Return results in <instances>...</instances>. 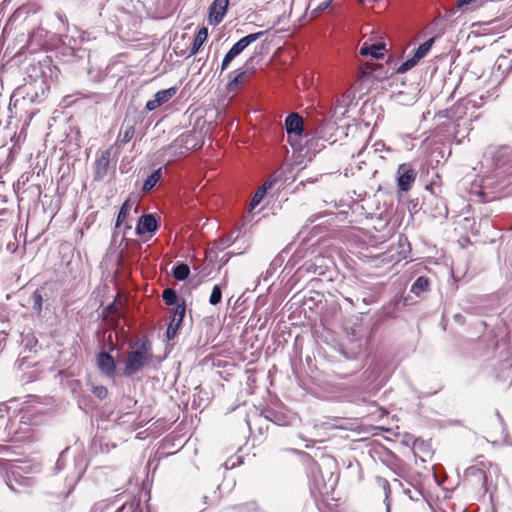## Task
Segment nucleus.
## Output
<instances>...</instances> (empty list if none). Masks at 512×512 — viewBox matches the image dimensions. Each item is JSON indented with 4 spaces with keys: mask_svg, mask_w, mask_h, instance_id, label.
I'll return each mask as SVG.
<instances>
[{
    "mask_svg": "<svg viewBox=\"0 0 512 512\" xmlns=\"http://www.w3.org/2000/svg\"><path fill=\"white\" fill-rule=\"evenodd\" d=\"M354 99V94L351 91H346L340 97H337L331 107V118L334 119V124L343 119L348 112V107Z\"/></svg>",
    "mask_w": 512,
    "mask_h": 512,
    "instance_id": "7ed1b4c3",
    "label": "nucleus"
},
{
    "mask_svg": "<svg viewBox=\"0 0 512 512\" xmlns=\"http://www.w3.org/2000/svg\"><path fill=\"white\" fill-rule=\"evenodd\" d=\"M304 119L298 113H291L285 120V128H303Z\"/></svg>",
    "mask_w": 512,
    "mask_h": 512,
    "instance_id": "f3484780",
    "label": "nucleus"
},
{
    "mask_svg": "<svg viewBox=\"0 0 512 512\" xmlns=\"http://www.w3.org/2000/svg\"><path fill=\"white\" fill-rule=\"evenodd\" d=\"M207 38H208V29L206 27H202L201 29L198 30V32L194 38L192 47L190 49L189 56H193V55L197 54L198 51L200 50V48L202 47V45L204 44V42L207 40Z\"/></svg>",
    "mask_w": 512,
    "mask_h": 512,
    "instance_id": "dca6fc26",
    "label": "nucleus"
},
{
    "mask_svg": "<svg viewBox=\"0 0 512 512\" xmlns=\"http://www.w3.org/2000/svg\"><path fill=\"white\" fill-rule=\"evenodd\" d=\"M434 43V38H430L427 41H425L423 44H421L417 50L415 51L413 57L409 58L405 62H403L398 68L397 73L403 74L407 72L408 70L412 69L414 66L417 65V63L427 55L429 50L431 49L432 45Z\"/></svg>",
    "mask_w": 512,
    "mask_h": 512,
    "instance_id": "20e7f679",
    "label": "nucleus"
},
{
    "mask_svg": "<svg viewBox=\"0 0 512 512\" xmlns=\"http://www.w3.org/2000/svg\"><path fill=\"white\" fill-rule=\"evenodd\" d=\"M373 70V66L367 63L366 66L360 70L358 75V81L361 83H365L371 77Z\"/></svg>",
    "mask_w": 512,
    "mask_h": 512,
    "instance_id": "b1692460",
    "label": "nucleus"
},
{
    "mask_svg": "<svg viewBox=\"0 0 512 512\" xmlns=\"http://www.w3.org/2000/svg\"><path fill=\"white\" fill-rule=\"evenodd\" d=\"M98 368L106 375L112 376L115 372V361L106 352H101L97 357Z\"/></svg>",
    "mask_w": 512,
    "mask_h": 512,
    "instance_id": "f8f14e48",
    "label": "nucleus"
},
{
    "mask_svg": "<svg viewBox=\"0 0 512 512\" xmlns=\"http://www.w3.org/2000/svg\"><path fill=\"white\" fill-rule=\"evenodd\" d=\"M385 50L384 43H373L371 45H367L366 43L360 48V54L362 56H372L373 58H380L383 56V51Z\"/></svg>",
    "mask_w": 512,
    "mask_h": 512,
    "instance_id": "4468645a",
    "label": "nucleus"
},
{
    "mask_svg": "<svg viewBox=\"0 0 512 512\" xmlns=\"http://www.w3.org/2000/svg\"><path fill=\"white\" fill-rule=\"evenodd\" d=\"M236 56L234 55V53L229 50L226 55L224 56L223 58V61H222V65H221V70L224 71L228 68L229 64L231 63V61L235 58Z\"/></svg>",
    "mask_w": 512,
    "mask_h": 512,
    "instance_id": "bb28decb",
    "label": "nucleus"
},
{
    "mask_svg": "<svg viewBox=\"0 0 512 512\" xmlns=\"http://www.w3.org/2000/svg\"><path fill=\"white\" fill-rule=\"evenodd\" d=\"M156 228H157V221L153 215L149 214V215H144L140 219L136 230H137L138 234H141L143 232H153L156 230Z\"/></svg>",
    "mask_w": 512,
    "mask_h": 512,
    "instance_id": "2eb2a0df",
    "label": "nucleus"
},
{
    "mask_svg": "<svg viewBox=\"0 0 512 512\" xmlns=\"http://www.w3.org/2000/svg\"><path fill=\"white\" fill-rule=\"evenodd\" d=\"M398 187L402 191H408L416 178V173L406 164H401L398 168Z\"/></svg>",
    "mask_w": 512,
    "mask_h": 512,
    "instance_id": "1a4fd4ad",
    "label": "nucleus"
},
{
    "mask_svg": "<svg viewBox=\"0 0 512 512\" xmlns=\"http://www.w3.org/2000/svg\"><path fill=\"white\" fill-rule=\"evenodd\" d=\"M133 137V130H125L123 135H119L122 144L129 142Z\"/></svg>",
    "mask_w": 512,
    "mask_h": 512,
    "instance_id": "c85d7f7f",
    "label": "nucleus"
},
{
    "mask_svg": "<svg viewBox=\"0 0 512 512\" xmlns=\"http://www.w3.org/2000/svg\"><path fill=\"white\" fill-rule=\"evenodd\" d=\"M177 93V88L171 87L169 89L158 91L152 100H149L146 103V109L148 111H154L157 108L161 107L169 100H171Z\"/></svg>",
    "mask_w": 512,
    "mask_h": 512,
    "instance_id": "423d86ee",
    "label": "nucleus"
},
{
    "mask_svg": "<svg viewBox=\"0 0 512 512\" xmlns=\"http://www.w3.org/2000/svg\"><path fill=\"white\" fill-rule=\"evenodd\" d=\"M344 128H350L351 127V124L350 123H347L345 125H343Z\"/></svg>",
    "mask_w": 512,
    "mask_h": 512,
    "instance_id": "2f4dec72",
    "label": "nucleus"
},
{
    "mask_svg": "<svg viewBox=\"0 0 512 512\" xmlns=\"http://www.w3.org/2000/svg\"><path fill=\"white\" fill-rule=\"evenodd\" d=\"M161 176H162V168H159L156 171H154L148 177V179L145 181V183L143 185V191L148 192L151 189H153L156 186V184L159 182V180L161 179Z\"/></svg>",
    "mask_w": 512,
    "mask_h": 512,
    "instance_id": "a211bd4d",
    "label": "nucleus"
},
{
    "mask_svg": "<svg viewBox=\"0 0 512 512\" xmlns=\"http://www.w3.org/2000/svg\"><path fill=\"white\" fill-rule=\"evenodd\" d=\"M152 359L151 346L146 340L137 341L128 356L125 374L134 375L148 365Z\"/></svg>",
    "mask_w": 512,
    "mask_h": 512,
    "instance_id": "f257e3e1",
    "label": "nucleus"
},
{
    "mask_svg": "<svg viewBox=\"0 0 512 512\" xmlns=\"http://www.w3.org/2000/svg\"><path fill=\"white\" fill-rule=\"evenodd\" d=\"M119 512H140L137 507L131 503V504H124L120 509Z\"/></svg>",
    "mask_w": 512,
    "mask_h": 512,
    "instance_id": "c756f323",
    "label": "nucleus"
},
{
    "mask_svg": "<svg viewBox=\"0 0 512 512\" xmlns=\"http://www.w3.org/2000/svg\"><path fill=\"white\" fill-rule=\"evenodd\" d=\"M222 291L218 285L213 287L212 293L209 298V302L211 305H216L221 301Z\"/></svg>",
    "mask_w": 512,
    "mask_h": 512,
    "instance_id": "a878e982",
    "label": "nucleus"
},
{
    "mask_svg": "<svg viewBox=\"0 0 512 512\" xmlns=\"http://www.w3.org/2000/svg\"><path fill=\"white\" fill-rule=\"evenodd\" d=\"M276 181V177L271 176L261 187L258 188L250 202V210H253L261 203L267 191L273 187Z\"/></svg>",
    "mask_w": 512,
    "mask_h": 512,
    "instance_id": "9b49d317",
    "label": "nucleus"
},
{
    "mask_svg": "<svg viewBox=\"0 0 512 512\" xmlns=\"http://www.w3.org/2000/svg\"><path fill=\"white\" fill-rule=\"evenodd\" d=\"M109 168V152L104 151L95 162L94 179L102 180L107 175Z\"/></svg>",
    "mask_w": 512,
    "mask_h": 512,
    "instance_id": "9d476101",
    "label": "nucleus"
},
{
    "mask_svg": "<svg viewBox=\"0 0 512 512\" xmlns=\"http://www.w3.org/2000/svg\"><path fill=\"white\" fill-rule=\"evenodd\" d=\"M184 315H185L184 303L177 304L174 309V314L172 316V319H171V321L168 325L167 331H166V336L169 340L173 339L176 336L177 331L183 321Z\"/></svg>",
    "mask_w": 512,
    "mask_h": 512,
    "instance_id": "6e6552de",
    "label": "nucleus"
},
{
    "mask_svg": "<svg viewBox=\"0 0 512 512\" xmlns=\"http://www.w3.org/2000/svg\"><path fill=\"white\" fill-rule=\"evenodd\" d=\"M190 269L186 264H179L173 270V276L177 280H185L189 275Z\"/></svg>",
    "mask_w": 512,
    "mask_h": 512,
    "instance_id": "4be33fe9",
    "label": "nucleus"
},
{
    "mask_svg": "<svg viewBox=\"0 0 512 512\" xmlns=\"http://www.w3.org/2000/svg\"><path fill=\"white\" fill-rule=\"evenodd\" d=\"M247 79L245 71L238 73L228 84L230 90L236 89L239 85L243 84Z\"/></svg>",
    "mask_w": 512,
    "mask_h": 512,
    "instance_id": "5701e85b",
    "label": "nucleus"
},
{
    "mask_svg": "<svg viewBox=\"0 0 512 512\" xmlns=\"http://www.w3.org/2000/svg\"><path fill=\"white\" fill-rule=\"evenodd\" d=\"M133 207V204L130 202V200H126L123 205L121 206V209L119 211L117 221H116V227H120V225L125 222L127 216L129 215L131 209Z\"/></svg>",
    "mask_w": 512,
    "mask_h": 512,
    "instance_id": "aec40b11",
    "label": "nucleus"
},
{
    "mask_svg": "<svg viewBox=\"0 0 512 512\" xmlns=\"http://www.w3.org/2000/svg\"><path fill=\"white\" fill-rule=\"evenodd\" d=\"M429 286V281L425 277H419L411 287V292L416 295L420 294L423 291H426Z\"/></svg>",
    "mask_w": 512,
    "mask_h": 512,
    "instance_id": "412c9836",
    "label": "nucleus"
},
{
    "mask_svg": "<svg viewBox=\"0 0 512 512\" xmlns=\"http://www.w3.org/2000/svg\"><path fill=\"white\" fill-rule=\"evenodd\" d=\"M264 32H257L249 34L243 38H241L237 43H235L230 49L235 56H238L246 47H248L252 42L258 40L261 36H263Z\"/></svg>",
    "mask_w": 512,
    "mask_h": 512,
    "instance_id": "ddd939ff",
    "label": "nucleus"
},
{
    "mask_svg": "<svg viewBox=\"0 0 512 512\" xmlns=\"http://www.w3.org/2000/svg\"><path fill=\"white\" fill-rule=\"evenodd\" d=\"M287 141L294 150L303 156L310 155L316 150L318 144L310 130H287Z\"/></svg>",
    "mask_w": 512,
    "mask_h": 512,
    "instance_id": "f03ea898",
    "label": "nucleus"
},
{
    "mask_svg": "<svg viewBox=\"0 0 512 512\" xmlns=\"http://www.w3.org/2000/svg\"><path fill=\"white\" fill-rule=\"evenodd\" d=\"M333 0H310L308 7L312 9V14L317 15L327 9Z\"/></svg>",
    "mask_w": 512,
    "mask_h": 512,
    "instance_id": "6ab92c4d",
    "label": "nucleus"
},
{
    "mask_svg": "<svg viewBox=\"0 0 512 512\" xmlns=\"http://www.w3.org/2000/svg\"><path fill=\"white\" fill-rule=\"evenodd\" d=\"M162 296H163V300L165 301V303L167 305H173L174 303H176L177 295L174 290H172L170 288L165 289Z\"/></svg>",
    "mask_w": 512,
    "mask_h": 512,
    "instance_id": "393cba45",
    "label": "nucleus"
},
{
    "mask_svg": "<svg viewBox=\"0 0 512 512\" xmlns=\"http://www.w3.org/2000/svg\"><path fill=\"white\" fill-rule=\"evenodd\" d=\"M229 0H214L209 7V21L211 24H219L227 11Z\"/></svg>",
    "mask_w": 512,
    "mask_h": 512,
    "instance_id": "0eeeda50",
    "label": "nucleus"
},
{
    "mask_svg": "<svg viewBox=\"0 0 512 512\" xmlns=\"http://www.w3.org/2000/svg\"><path fill=\"white\" fill-rule=\"evenodd\" d=\"M93 393L100 399H104L108 395V391L104 386H96L93 389Z\"/></svg>",
    "mask_w": 512,
    "mask_h": 512,
    "instance_id": "cd10ccee",
    "label": "nucleus"
},
{
    "mask_svg": "<svg viewBox=\"0 0 512 512\" xmlns=\"http://www.w3.org/2000/svg\"><path fill=\"white\" fill-rule=\"evenodd\" d=\"M358 1H359L360 3H363V2H364V0H358Z\"/></svg>",
    "mask_w": 512,
    "mask_h": 512,
    "instance_id": "473e14b6",
    "label": "nucleus"
},
{
    "mask_svg": "<svg viewBox=\"0 0 512 512\" xmlns=\"http://www.w3.org/2000/svg\"><path fill=\"white\" fill-rule=\"evenodd\" d=\"M34 298H35V307H37V309L40 310L41 309L42 297H41V295L35 293L34 294Z\"/></svg>",
    "mask_w": 512,
    "mask_h": 512,
    "instance_id": "7c9ffc66",
    "label": "nucleus"
},
{
    "mask_svg": "<svg viewBox=\"0 0 512 512\" xmlns=\"http://www.w3.org/2000/svg\"><path fill=\"white\" fill-rule=\"evenodd\" d=\"M200 146L201 144L199 142L197 130H189L184 132L179 138L175 140L172 148H184L185 150H191Z\"/></svg>",
    "mask_w": 512,
    "mask_h": 512,
    "instance_id": "39448f33",
    "label": "nucleus"
}]
</instances>
